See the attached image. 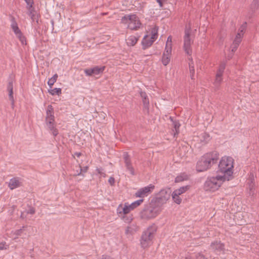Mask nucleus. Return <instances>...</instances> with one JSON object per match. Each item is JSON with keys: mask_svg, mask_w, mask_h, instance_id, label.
I'll return each mask as SVG.
<instances>
[{"mask_svg": "<svg viewBox=\"0 0 259 259\" xmlns=\"http://www.w3.org/2000/svg\"><path fill=\"white\" fill-rule=\"evenodd\" d=\"M219 155V153L216 151L205 154L198 161L196 170L199 172L207 170L212 164L217 162Z\"/></svg>", "mask_w": 259, "mask_h": 259, "instance_id": "nucleus-1", "label": "nucleus"}, {"mask_svg": "<svg viewBox=\"0 0 259 259\" xmlns=\"http://www.w3.org/2000/svg\"><path fill=\"white\" fill-rule=\"evenodd\" d=\"M234 159L229 156H224L221 159L219 164V170L222 174L223 176H225L228 180H230L233 173Z\"/></svg>", "mask_w": 259, "mask_h": 259, "instance_id": "nucleus-2", "label": "nucleus"}, {"mask_svg": "<svg viewBox=\"0 0 259 259\" xmlns=\"http://www.w3.org/2000/svg\"><path fill=\"white\" fill-rule=\"evenodd\" d=\"M226 181H228L225 176L218 175L207 179L205 183V189L206 191H215L217 190Z\"/></svg>", "mask_w": 259, "mask_h": 259, "instance_id": "nucleus-3", "label": "nucleus"}, {"mask_svg": "<svg viewBox=\"0 0 259 259\" xmlns=\"http://www.w3.org/2000/svg\"><path fill=\"white\" fill-rule=\"evenodd\" d=\"M161 211L159 205L152 201L150 204L145 207L141 212L140 216L142 219L150 220L155 218Z\"/></svg>", "mask_w": 259, "mask_h": 259, "instance_id": "nucleus-4", "label": "nucleus"}, {"mask_svg": "<svg viewBox=\"0 0 259 259\" xmlns=\"http://www.w3.org/2000/svg\"><path fill=\"white\" fill-rule=\"evenodd\" d=\"M156 230V226L153 225L143 232L140 240L141 245L142 248H147L152 244V240Z\"/></svg>", "mask_w": 259, "mask_h": 259, "instance_id": "nucleus-5", "label": "nucleus"}, {"mask_svg": "<svg viewBox=\"0 0 259 259\" xmlns=\"http://www.w3.org/2000/svg\"><path fill=\"white\" fill-rule=\"evenodd\" d=\"M121 22L122 24L127 25V28L132 30L138 29L141 25L139 17L135 14L124 16L121 18Z\"/></svg>", "mask_w": 259, "mask_h": 259, "instance_id": "nucleus-6", "label": "nucleus"}, {"mask_svg": "<svg viewBox=\"0 0 259 259\" xmlns=\"http://www.w3.org/2000/svg\"><path fill=\"white\" fill-rule=\"evenodd\" d=\"M171 191L169 188H165L161 189L157 195L155 202L157 205H159L160 207L162 205L165 204L170 198Z\"/></svg>", "mask_w": 259, "mask_h": 259, "instance_id": "nucleus-7", "label": "nucleus"}, {"mask_svg": "<svg viewBox=\"0 0 259 259\" xmlns=\"http://www.w3.org/2000/svg\"><path fill=\"white\" fill-rule=\"evenodd\" d=\"M171 48L172 37L171 36H169L167 37L165 50L162 57V62L164 66L167 65L170 60Z\"/></svg>", "mask_w": 259, "mask_h": 259, "instance_id": "nucleus-8", "label": "nucleus"}, {"mask_svg": "<svg viewBox=\"0 0 259 259\" xmlns=\"http://www.w3.org/2000/svg\"><path fill=\"white\" fill-rule=\"evenodd\" d=\"M191 28L189 26H186L184 36V49L186 53L190 56L192 54L191 45L193 40L190 37Z\"/></svg>", "mask_w": 259, "mask_h": 259, "instance_id": "nucleus-9", "label": "nucleus"}, {"mask_svg": "<svg viewBox=\"0 0 259 259\" xmlns=\"http://www.w3.org/2000/svg\"><path fill=\"white\" fill-rule=\"evenodd\" d=\"M157 37V29L154 28L152 29L150 36L146 35L144 36L142 40V46L143 49H146L150 47Z\"/></svg>", "mask_w": 259, "mask_h": 259, "instance_id": "nucleus-10", "label": "nucleus"}, {"mask_svg": "<svg viewBox=\"0 0 259 259\" xmlns=\"http://www.w3.org/2000/svg\"><path fill=\"white\" fill-rule=\"evenodd\" d=\"M226 63L222 62L220 65L216 73L215 80L213 82V85L215 90H218L220 88V85L223 81V74L225 68Z\"/></svg>", "mask_w": 259, "mask_h": 259, "instance_id": "nucleus-11", "label": "nucleus"}, {"mask_svg": "<svg viewBox=\"0 0 259 259\" xmlns=\"http://www.w3.org/2000/svg\"><path fill=\"white\" fill-rule=\"evenodd\" d=\"M11 28L15 33L16 36L19 38L22 45H26V40L25 37L23 35L21 30L19 28L17 23L14 18L12 19Z\"/></svg>", "mask_w": 259, "mask_h": 259, "instance_id": "nucleus-12", "label": "nucleus"}, {"mask_svg": "<svg viewBox=\"0 0 259 259\" xmlns=\"http://www.w3.org/2000/svg\"><path fill=\"white\" fill-rule=\"evenodd\" d=\"M155 186L150 184L147 186L140 189L135 193L136 197L143 198L147 196L154 189Z\"/></svg>", "mask_w": 259, "mask_h": 259, "instance_id": "nucleus-13", "label": "nucleus"}, {"mask_svg": "<svg viewBox=\"0 0 259 259\" xmlns=\"http://www.w3.org/2000/svg\"><path fill=\"white\" fill-rule=\"evenodd\" d=\"M123 158L125 163V167L127 170L129 171L130 173L132 175H135L134 168L132 165L131 158L127 153L124 152L123 155Z\"/></svg>", "mask_w": 259, "mask_h": 259, "instance_id": "nucleus-14", "label": "nucleus"}, {"mask_svg": "<svg viewBox=\"0 0 259 259\" xmlns=\"http://www.w3.org/2000/svg\"><path fill=\"white\" fill-rule=\"evenodd\" d=\"M104 68V67H99L98 66H96L92 68L85 69L84 73L87 76H94L102 73Z\"/></svg>", "mask_w": 259, "mask_h": 259, "instance_id": "nucleus-15", "label": "nucleus"}, {"mask_svg": "<svg viewBox=\"0 0 259 259\" xmlns=\"http://www.w3.org/2000/svg\"><path fill=\"white\" fill-rule=\"evenodd\" d=\"M47 125H51V124L54 123V110L51 105L48 106L47 110V116L46 118Z\"/></svg>", "mask_w": 259, "mask_h": 259, "instance_id": "nucleus-16", "label": "nucleus"}, {"mask_svg": "<svg viewBox=\"0 0 259 259\" xmlns=\"http://www.w3.org/2000/svg\"><path fill=\"white\" fill-rule=\"evenodd\" d=\"M22 184V182L21 179L19 178H14L10 179L8 184V187L10 189L13 190L21 186Z\"/></svg>", "mask_w": 259, "mask_h": 259, "instance_id": "nucleus-17", "label": "nucleus"}, {"mask_svg": "<svg viewBox=\"0 0 259 259\" xmlns=\"http://www.w3.org/2000/svg\"><path fill=\"white\" fill-rule=\"evenodd\" d=\"M133 209H134L131 205L125 204L123 206L122 205L119 206L117 210L118 213H121L123 212L125 214L129 213Z\"/></svg>", "mask_w": 259, "mask_h": 259, "instance_id": "nucleus-18", "label": "nucleus"}, {"mask_svg": "<svg viewBox=\"0 0 259 259\" xmlns=\"http://www.w3.org/2000/svg\"><path fill=\"white\" fill-rule=\"evenodd\" d=\"M211 248L217 251H221L224 249V245L220 241H214L211 244Z\"/></svg>", "mask_w": 259, "mask_h": 259, "instance_id": "nucleus-19", "label": "nucleus"}, {"mask_svg": "<svg viewBox=\"0 0 259 259\" xmlns=\"http://www.w3.org/2000/svg\"><path fill=\"white\" fill-rule=\"evenodd\" d=\"M140 95L142 98L144 108L148 111L149 105V99L145 92H140Z\"/></svg>", "mask_w": 259, "mask_h": 259, "instance_id": "nucleus-20", "label": "nucleus"}, {"mask_svg": "<svg viewBox=\"0 0 259 259\" xmlns=\"http://www.w3.org/2000/svg\"><path fill=\"white\" fill-rule=\"evenodd\" d=\"M171 121L172 122V125H173V129H172V132L174 137H176L179 133V128L180 126V124L178 121L177 120H173L172 118L170 117Z\"/></svg>", "mask_w": 259, "mask_h": 259, "instance_id": "nucleus-21", "label": "nucleus"}, {"mask_svg": "<svg viewBox=\"0 0 259 259\" xmlns=\"http://www.w3.org/2000/svg\"><path fill=\"white\" fill-rule=\"evenodd\" d=\"M138 230V227L135 224H131L128 226L125 230L126 234H132L136 232Z\"/></svg>", "mask_w": 259, "mask_h": 259, "instance_id": "nucleus-22", "label": "nucleus"}, {"mask_svg": "<svg viewBox=\"0 0 259 259\" xmlns=\"http://www.w3.org/2000/svg\"><path fill=\"white\" fill-rule=\"evenodd\" d=\"M8 91L9 92V99L12 102V106L14 105V97H13V83L12 82H9L8 85Z\"/></svg>", "mask_w": 259, "mask_h": 259, "instance_id": "nucleus-23", "label": "nucleus"}, {"mask_svg": "<svg viewBox=\"0 0 259 259\" xmlns=\"http://www.w3.org/2000/svg\"><path fill=\"white\" fill-rule=\"evenodd\" d=\"M138 39H139V37H137L136 36H134V35L130 36L126 39L127 45L129 46H134L137 42Z\"/></svg>", "mask_w": 259, "mask_h": 259, "instance_id": "nucleus-24", "label": "nucleus"}, {"mask_svg": "<svg viewBox=\"0 0 259 259\" xmlns=\"http://www.w3.org/2000/svg\"><path fill=\"white\" fill-rule=\"evenodd\" d=\"M189 187L188 186H183L178 189L175 190L172 194H174L175 195L180 196V195L186 192L189 189Z\"/></svg>", "mask_w": 259, "mask_h": 259, "instance_id": "nucleus-25", "label": "nucleus"}, {"mask_svg": "<svg viewBox=\"0 0 259 259\" xmlns=\"http://www.w3.org/2000/svg\"><path fill=\"white\" fill-rule=\"evenodd\" d=\"M209 140L210 137L208 134L203 133L201 135V136L200 137V140L203 144L207 143L209 141Z\"/></svg>", "mask_w": 259, "mask_h": 259, "instance_id": "nucleus-26", "label": "nucleus"}, {"mask_svg": "<svg viewBox=\"0 0 259 259\" xmlns=\"http://www.w3.org/2000/svg\"><path fill=\"white\" fill-rule=\"evenodd\" d=\"M27 10L28 15L30 17L32 20L34 21L36 19V15L34 8H32V9H29Z\"/></svg>", "mask_w": 259, "mask_h": 259, "instance_id": "nucleus-27", "label": "nucleus"}, {"mask_svg": "<svg viewBox=\"0 0 259 259\" xmlns=\"http://www.w3.org/2000/svg\"><path fill=\"white\" fill-rule=\"evenodd\" d=\"M242 37V36H241V34L240 33H237L233 41V45L239 46L241 41Z\"/></svg>", "mask_w": 259, "mask_h": 259, "instance_id": "nucleus-28", "label": "nucleus"}, {"mask_svg": "<svg viewBox=\"0 0 259 259\" xmlns=\"http://www.w3.org/2000/svg\"><path fill=\"white\" fill-rule=\"evenodd\" d=\"M58 78V75L57 74H54L52 77L50 78L48 81V85L51 88L54 83L56 81Z\"/></svg>", "mask_w": 259, "mask_h": 259, "instance_id": "nucleus-29", "label": "nucleus"}, {"mask_svg": "<svg viewBox=\"0 0 259 259\" xmlns=\"http://www.w3.org/2000/svg\"><path fill=\"white\" fill-rule=\"evenodd\" d=\"M50 94L53 96L55 95H60L61 94L60 88H55L49 91Z\"/></svg>", "mask_w": 259, "mask_h": 259, "instance_id": "nucleus-30", "label": "nucleus"}, {"mask_svg": "<svg viewBox=\"0 0 259 259\" xmlns=\"http://www.w3.org/2000/svg\"><path fill=\"white\" fill-rule=\"evenodd\" d=\"M48 128L52 131V134L54 136L56 137L58 134V130L55 127L54 123L51 124V125H47Z\"/></svg>", "mask_w": 259, "mask_h": 259, "instance_id": "nucleus-31", "label": "nucleus"}, {"mask_svg": "<svg viewBox=\"0 0 259 259\" xmlns=\"http://www.w3.org/2000/svg\"><path fill=\"white\" fill-rule=\"evenodd\" d=\"M171 196L173 200L177 204H180L182 201V199L178 195H175L174 194H171Z\"/></svg>", "mask_w": 259, "mask_h": 259, "instance_id": "nucleus-32", "label": "nucleus"}, {"mask_svg": "<svg viewBox=\"0 0 259 259\" xmlns=\"http://www.w3.org/2000/svg\"><path fill=\"white\" fill-rule=\"evenodd\" d=\"M143 201V200L142 199H139V200H138L133 202L130 205L132 206V207L133 208V209H134L136 207L139 206L142 203V202Z\"/></svg>", "mask_w": 259, "mask_h": 259, "instance_id": "nucleus-33", "label": "nucleus"}, {"mask_svg": "<svg viewBox=\"0 0 259 259\" xmlns=\"http://www.w3.org/2000/svg\"><path fill=\"white\" fill-rule=\"evenodd\" d=\"M26 4V8L27 9H32V8H33V5L34 4V1L33 0H24Z\"/></svg>", "mask_w": 259, "mask_h": 259, "instance_id": "nucleus-34", "label": "nucleus"}, {"mask_svg": "<svg viewBox=\"0 0 259 259\" xmlns=\"http://www.w3.org/2000/svg\"><path fill=\"white\" fill-rule=\"evenodd\" d=\"M246 23L245 22L240 26V27L239 29V32L237 33H240L241 34V36H243V35L244 34V32L245 30L246 29Z\"/></svg>", "mask_w": 259, "mask_h": 259, "instance_id": "nucleus-35", "label": "nucleus"}, {"mask_svg": "<svg viewBox=\"0 0 259 259\" xmlns=\"http://www.w3.org/2000/svg\"><path fill=\"white\" fill-rule=\"evenodd\" d=\"M192 63H189V69H190L191 77L193 79L194 75L195 70H194V67L192 65Z\"/></svg>", "mask_w": 259, "mask_h": 259, "instance_id": "nucleus-36", "label": "nucleus"}, {"mask_svg": "<svg viewBox=\"0 0 259 259\" xmlns=\"http://www.w3.org/2000/svg\"><path fill=\"white\" fill-rule=\"evenodd\" d=\"M187 176L186 175L183 176H177L176 178V182H180L181 181H183L184 180L186 179Z\"/></svg>", "mask_w": 259, "mask_h": 259, "instance_id": "nucleus-37", "label": "nucleus"}, {"mask_svg": "<svg viewBox=\"0 0 259 259\" xmlns=\"http://www.w3.org/2000/svg\"><path fill=\"white\" fill-rule=\"evenodd\" d=\"M96 171L98 172V173L99 174H100L101 176L103 177H106V174L105 173V172L103 171V169L101 168H97L96 169Z\"/></svg>", "mask_w": 259, "mask_h": 259, "instance_id": "nucleus-38", "label": "nucleus"}, {"mask_svg": "<svg viewBox=\"0 0 259 259\" xmlns=\"http://www.w3.org/2000/svg\"><path fill=\"white\" fill-rule=\"evenodd\" d=\"M88 169V166H85L83 168L80 167V171L78 172L77 175H80L81 174V172H85Z\"/></svg>", "mask_w": 259, "mask_h": 259, "instance_id": "nucleus-39", "label": "nucleus"}, {"mask_svg": "<svg viewBox=\"0 0 259 259\" xmlns=\"http://www.w3.org/2000/svg\"><path fill=\"white\" fill-rule=\"evenodd\" d=\"M8 245H6V243H0V250L6 249L7 248Z\"/></svg>", "mask_w": 259, "mask_h": 259, "instance_id": "nucleus-40", "label": "nucleus"}, {"mask_svg": "<svg viewBox=\"0 0 259 259\" xmlns=\"http://www.w3.org/2000/svg\"><path fill=\"white\" fill-rule=\"evenodd\" d=\"M108 182L111 185H114L115 183L114 178L113 177H110L108 180Z\"/></svg>", "mask_w": 259, "mask_h": 259, "instance_id": "nucleus-41", "label": "nucleus"}, {"mask_svg": "<svg viewBox=\"0 0 259 259\" xmlns=\"http://www.w3.org/2000/svg\"><path fill=\"white\" fill-rule=\"evenodd\" d=\"M238 46H239L233 45V43L232 44L231 47L232 53H233L236 50Z\"/></svg>", "mask_w": 259, "mask_h": 259, "instance_id": "nucleus-42", "label": "nucleus"}, {"mask_svg": "<svg viewBox=\"0 0 259 259\" xmlns=\"http://www.w3.org/2000/svg\"><path fill=\"white\" fill-rule=\"evenodd\" d=\"M259 0H253V4L254 5V8L257 7L258 6Z\"/></svg>", "mask_w": 259, "mask_h": 259, "instance_id": "nucleus-43", "label": "nucleus"}, {"mask_svg": "<svg viewBox=\"0 0 259 259\" xmlns=\"http://www.w3.org/2000/svg\"><path fill=\"white\" fill-rule=\"evenodd\" d=\"M165 0H156L157 2L159 4V6L160 7H162V6H163V4H162V3L163 2H164Z\"/></svg>", "mask_w": 259, "mask_h": 259, "instance_id": "nucleus-44", "label": "nucleus"}, {"mask_svg": "<svg viewBox=\"0 0 259 259\" xmlns=\"http://www.w3.org/2000/svg\"><path fill=\"white\" fill-rule=\"evenodd\" d=\"M22 229H20V230H16V231H15V234L16 235H18H18H20L21 233V232H22Z\"/></svg>", "mask_w": 259, "mask_h": 259, "instance_id": "nucleus-45", "label": "nucleus"}, {"mask_svg": "<svg viewBox=\"0 0 259 259\" xmlns=\"http://www.w3.org/2000/svg\"><path fill=\"white\" fill-rule=\"evenodd\" d=\"M34 212H35V210L33 208H30L28 211V213H30V214H33V213H34Z\"/></svg>", "mask_w": 259, "mask_h": 259, "instance_id": "nucleus-46", "label": "nucleus"}, {"mask_svg": "<svg viewBox=\"0 0 259 259\" xmlns=\"http://www.w3.org/2000/svg\"><path fill=\"white\" fill-rule=\"evenodd\" d=\"M101 259H113L112 257L109 256L103 255Z\"/></svg>", "mask_w": 259, "mask_h": 259, "instance_id": "nucleus-47", "label": "nucleus"}, {"mask_svg": "<svg viewBox=\"0 0 259 259\" xmlns=\"http://www.w3.org/2000/svg\"><path fill=\"white\" fill-rule=\"evenodd\" d=\"M74 155H76L77 157H79L80 156L81 153H80L76 152V153H74Z\"/></svg>", "mask_w": 259, "mask_h": 259, "instance_id": "nucleus-48", "label": "nucleus"}, {"mask_svg": "<svg viewBox=\"0 0 259 259\" xmlns=\"http://www.w3.org/2000/svg\"><path fill=\"white\" fill-rule=\"evenodd\" d=\"M233 53H232V54H231L230 55H229V56H228L227 59H228V60H230L231 58H232V56H233Z\"/></svg>", "mask_w": 259, "mask_h": 259, "instance_id": "nucleus-49", "label": "nucleus"}]
</instances>
